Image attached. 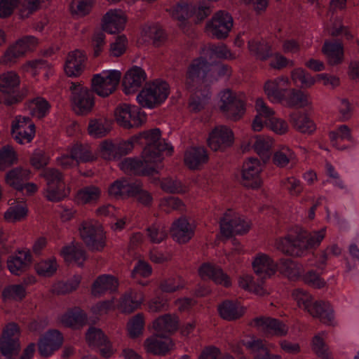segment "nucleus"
Listing matches in <instances>:
<instances>
[{"instance_id": "nucleus-61", "label": "nucleus", "mask_w": 359, "mask_h": 359, "mask_svg": "<svg viewBox=\"0 0 359 359\" xmlns=\"http://www.w3.org/2000/svg\"><path fill=\"white\" fill-rule=\"evenodd\" d=\"M57 264L55 258L43 260L36 264L37 273L44 277H50L56 271Z\"/></svg>"}, {"instance_id": "nucleus-43", "label": "nucleus", "mask_w": 359, "mask_h": 359, "mask_svg": "<svg viewBox=\"0 0 359 359\" xmlns=\"http://www.w3.org/2000/svg\"><path fill=\"white\" fill-rule=\"evenodd\" d=\"M248 48L250 53L260 60H266L273 56L271 46L264 41L250 40Z\"/></svg>"}, {"instance_id": "nucleus-33", "label": "nucleus", "mask_w": 359, "mask_h": 359, "mask_svg": "<svg viewBox=\"0 0 359 359\" xmlns=\"http://www.w3.org/2000/svg\"><path fill=\"white\" fill-rule=\"evenodd\" d=\"M144 300V295L141 292L129 290L121 297L120 309L122 312L130 313L139 308Z\"/></svg>"}, {"instance_id": "nucleus-50", "label": "nucleus", "mask_w": 359, "mask_h": 359, "mask_svg": "<svg viewBox=\"0 0 359 359\" xmlns=\"http://www.w3.org/2000/svg\"><path fill=\"white\" fill-rule=\"evenodd\" d=\"M238 285L241 288L259 296H264L268 294L266 290L262 285V283L261 284L255 283L250 275L245 274L241 276L238 280Z\"/></svg>"}, {"instance_id": "nucleus-35", "label": "nucleus", "mask_w": 359, "mask_h": 359, "mask_svg": "<svg viewBox=\"0 0 359 359\" xmlns=\"http://www.w3.org/2000/svg\"><path fill=\"white\" fill-rule=\"evenodd\" d=\"M87 321L86 313L79 308L68 311L60 317V323L67 327L79 329Z\"/></svg>"}, {"instance_id": "nucleus-57", "label": "nucleus", "mask_w": 359, "mask_h": 359, "mask_svg": "<svg viewBox=\"0 0 359 359\" xmlns=\"http://www.w3.org/2000/svg\"><path fill=\"white\" fill-rule=\"evenodd\" d=\"M81 282L80 276H74L67 282H58L53 286V292L57 294H65L75 290Z\"/></svg>"}, {"instance_id": "nucleus-19", "label": "nucleus", "mask_w": 359, "mask_h": 359, "mask_svg": "<svg viewBox=\"0 0 359 359\" xmlns=\"http://www.w3.org/2000/svg\"><path fill=\"white\" fill-rule=\"evenodd\" d=\"M252 323L258 330L265 335L284 336L287 333V327L280 320L269 317L261 316L253 319Z\"/></svg>"}, {"instance_id": "nucleus-29", "label": "nucleus", "mask_w": 359, "mask_h": 359, "mask_svg": "<svg viewBox=\"0 0 359 359\" xmlns=\"http://www.w3.org/2000/svg\"><path fill=\"white\" fill-rule=\"evenodd\" d=\"M313 318H318L320 322L326 325H333L334 318L332 306L327 302H314L309 312Z\"/></svg>"}, {"instance_id": "nucleus-16", "label": "nucleus", "mask_w": 359, "mask_h": 359, "mask_svg": "<svg viewBox=\"0 0 359 359\" xmlns=\"http://www.w3.org/2000/svg\"><path fill=\"white\" fill-rule=\"evenodd\" d=\"M156 162H146L135 158H126L120 163L119 167L125 173L137 175H150L158 168Z\"/></svg>"}, {"instance_id": "nucleus-47", "label": "nucleus", "mask_w": 359, "mask_h": 359, "mask_svg": "<svg viewBox=\"0 0 359 359\" xmlns=\"http://www.w3.org/2000/svg\"><path fill=\"white\" fill-rule=\"evenodd\" d=\"M61 254L66 261H74L79 266H81L86 259L85 250L79 245L65 246L62 248Z\"/></svg>"}, {"instance_id": "nucleus-21", "label": "nucleus", "mask_w": 359, "mask_h": 359, "mask_svg": "<svg viewBox=\"0 0 359 359\" xmlns=\"http://www.w3.org/2000/svg\"><path fill=\"white\" fill-rule=\"evenodd\" d=\"M146 79L147 74L141 67H133L127 71L123 79L124 93L128 95L137 91Z\"/></svg>"}, {"instance_id": "nucleus-8", "label": "nucleus", "mask_w": 359, "mask_h": 359, "mask_svg": "<svg viewBox=\"0 0 359 359\" xmlns=\"http://www.w3.org/2000/svg\"><path fill=\"white\" fill-rule=\"evenodd\" d=\"M219 107L222 114L232 121L240 119L245 113L243 98L229 89L221 92Z\"/></svg>"}, {"instance_id": "nucleus-5", "label": "nucleus", "mask_w": 359, "mask_h": 359, "mask_svg": "<svg viewBox=\"0 0 359 359\" xmlns=\"http://www.w3.org/2000/svg\"><path fill=\"white\" fill-rule=\"evenodd\" d=\"M79 231L81 239L92 250H102L105 245V236L102 226L94 220L83 221Z\"/></svg>"}, {"instance_id": "nucleus-45", "label": "nucleus", "mask_w": 359, "mask_h": 359, "mask_svg": "<svg viewBox=\"0 0 359 359\" xmlns=\"http://www.w3.org/2000/svg\"><path fill=\"white\" fill-rule=\"evenodd\" d=\"M203 54L210 60L214 57L219 59H235L236 55L223 43L214 45L211 44L203 49Z\"/></svg>"}, {"instance_id": "nucleus-24", "label": "nucleus", "mask_w": 359, "mask_h": 359, "mask_svg": "<svg viewBox=\"0 0 359 359\" xmlns=\"http://www.w3.org/2000/svg\"><path fill=\"white\" fill-rule=\"evenodd\" d=\"M195 226L190 224L185 217L175 220L170 228L173 239L179 243H186L194 235Z\"/></svg>"}, {"instance_id": "nucleus-25", "label": "nucleus", "mask_w": 359, "mask_h": 359, "mask_svg": "<svg viewBox=\"0 0 359 359\" xmlns=\"http://www.w3.org/2000/svg\"><path fill=\"white\" fill-rule=\"evenodd\" d=\"M254 272L262 279H265L275 274L278 266L266 254L259 253L254 259L252 263Z\"/></svg>"}, {"instance_id": "nucleus-7", "label": "nucleus", "mask_w": 359, "mask_h": 359, "mask_svg": "<svg viewBox=\"0 0 359 359\" xmlns=\"http://www.w3.org/2000/svg\"><path fill=\"white\" fill-rule=\"evenodd\" d=\"M121 78V73L117 70L104 71L95 74L91 81L93 91L106 97L115 91Z\"/></svg>"}, {"instance_id": "nucleus-26", "label": "nucleus", "mask_w": 359, "mask_h": 359, "mask_svg": "<svg viewBox=\"0 0 359 359\" xmlns=\"http://www.w3.org/2000/svg\"><path fill=\"white\" fill-rule=\"evenodd\" d=\"M174 344L172 340L164 335L158 333L147 339L144 341V347L147 352L154 355H165Z\"/></svg>"}, {"instance_id": "nucleus-49", "label": "nucleus", "mask_w": 359, "mask_h": 359, "mask_svg": "<svg viewBox=\"0 0 359 359\" xmlns=\"http://www.w3.org/2000/svg\"><path fill=\"white\" fill-rule=\"evenodd\" d=\"M101 195L99 187L88 186L80 189L76 194V200L82 204L96 202Z\"/></svg>"}, {"instance_id": "nucleus-51", "label": "nucleus", "mask_w": 359, "mask_h": 359, "mask_svg": "<svg viewBox=\"0 0 359 359\" xmlns=\"http://www.w3.org/2000/svg\"><path fill=\"white\" fill-rule=\"evenodd\" d=\"M283 100L289 107L301 108L309 103L307 95L295 89H292Z\"/></svg>"}, {"instance_id": "nucleus-14", "label": "nucleus", "mask_w": 359, "mask_h": 359, "mask_svg": "<svg viewBox=\"0 0 359 359\" xmlns=\"http://www.w3.org/2000/svg\"><path fill=\"white\" fill-rule=\"evenodd\" d=\"M37 43V39L32 36H27L19 39L16 43L11 46L4 53L0 62L5 65L15 63L17 60L32 50Z\"/></svg>"}, {"instance_id": "nucleus-56", "label": "nucleus", "mask_w": 359, "mask_h": 359, "mask_svg": "<svg viewBox=\"0 0 359 359\" xmlns=\"http://www.w3.org/2000/svg\"><path fill=\"white\" fill-rule=\"evenodd\" d=\"M292 297L299 308H303L308 312L314 303L312 296L308 292L301 288L294 289L292 291Z\"/></svg>"}, {"instance_id": "nucleus-28", "label": "nucleus", "mask_w": 359, "mask_h": 359, "mask_svg": "<svg viewBox=\"0 0 359 359\" xmlns=\"http://www.w3.org/2000/svg\"><path fill=\"white\" fill-rule=\"evenodd\" d=\"M328 65L336 66L343 62L344 59V46L339 41H325L322 47Z\"/></svg>"}, {"instance_id": "nucleus-62", "label": "nucleus", "mask_w": 359, "mask_h": 359, "mask_svg": "<svg viewBox=\"0 0 359 359\" xmlns=\"http://www.w3.org/2000/svg\"><path fill=\"white\" fill-rule=\"evenodd\" d=\"M27 209L24 205L20 204L10 207L4 214V218L10 222L20 221L26 217Z\"/></svg>"}, {"instance_id": "nucleus-31", "label": "nucleus", "mask_w": 359, "mask_h": 359, "mask_svg": "<svg viewBox=\"0 0 359 359\" xmlns=\"http://www.w3.org/2000/svg\"><path fill=\"white\" fill-rule=\"evenodd\" d=\"M31 263V255L29 251L20 250L14 255L10 256L7 260L9 271L19 276L24 272Z\"/></svg>"}, {"instance_id": "nucleus-22", "label": "nucleus", "mask_w": 359, "mask_h": 359, "mask_svg": "<svg viewBox=\"0 0 359 359\" xmlns=\"http://www.w3.org/2000/svg\"><path fill=\"white\" fill-rule=\"evenodd\" d=\"M62 334L55 330L47 332L39 341V351L42 356L48 357L62 344Z\"/></svg>"}, {"instance_id": "nucleus-37", "label": "nucleus", "mask_w": 359, "mask_h": 359, "mask_svg": "<svg viewBox=\"0 0 359 359\" xmlns=\"http://www.w3.org/2000/svg\"><path fill=\"white\" fill-rule=\"evenodd\" d=\"M117 279L110 275L100 276L94 282L92 287V293L95 296H99L107 291H115L118 287Z\"/></svg>"}, {"instance_id": "nucleus-9", "label": "nucleus", "mask_w": 359, "mask_h": 359, "mask_svg": "<svg viewBox=\"0 0 359 359\" xmlns=\"http://www.w3.org/2000/svg\"><path fill=\"white\" fill-rule=\"evenodd\" d=\"M114 115L117 123L125 128H137L146 120L144 113L140 109L126 103L116 108Z\"/></svg>"}, {"instance_id": "nucleus-13", "label": "nucleus", "mask_w": 359, "mask_h": 359, "mask_svg": "<svg viewBox=\"0 0 359 359\" xmlns=\"http://www.w3.org/2000/svg\"><path fill=\"white\" fill-rule=\"evenodd\" d=\"M232 27V17L228 13L219 11L208 22L206 30L212 37L222 39L228 36Z\"/></svg>"}, {"instance_id": "nucleus-10", "label": "nucleus", "mask_w": 359, "mask_h": 359, "mask_svg": "<svg viewBox=\"0 0 359 359\" xmlns=\"http://www.w3.org/2000/svg\"><path fill=\"white\" fill-rule=\"evenodd\" d=\"M249 222L232 210H228L220 220L221 233L226 237L233 234H243L250 229Z\"/></svg>"}, {"instance_id": "nucleus-30", "label": "nucleus", "mask_w": 359, "mask_h": 359, "mask_svg": "<svg viewBox=\"0 0 359 359\" xmlns=\"http://www.w3.org/2000/svg\"><path fill=\"white\" fill-rule=\"evenodd\" d=\"M198 273L203 279H211L215 283L225 287H229L231 285L229 276L218 266L210 264H204L200 267Z\"/></svg>"}, {"instance_id": "nucleus-34", "label": "nucleus", "mask_w": 359, "mask_h": 359, "mask_svg": "<svg viewBox=\"0 0 359 359\" xmlns=\"http://www.w3.org/2000/svg\"><path fill=\"white\" fill-rule=\"evenodd\" d=\"M135 187V182H130L126 178L114 181L108 189L109 194L116 198L131 197Z\"/></svg>"}, {"instance_id": "nucleus-52", "label": "nucleus", "mask_w": 359, "mask_h": 359, "mask_svg": "<svg viewBox=\"0 0 359 359\" xmlns=\"http://www.w3.org/2000/svg\"><path fill=\"white\" fill-rule=\"evenodd\" d=\"M50 105L47 100L42 97L34 99L29 104V111L32 116L41 118L49 111Z\"/></svg>"}, {"instance_id": "nucleus-12", "label": "nucleus", "mask_w": 359, "mask_h": 359, "mask_svg": "<svg viewBox=\"0 0 359 359\" xmlns=\"http://www.w3.org/2000/svg\"><path fill=\"white\" fill-rule=\"evenodd\" d=\"M20 84V78L14 72H8L0 75V103L11 105L20 100L16 94Z\"/></svg>"}, {"instance_id": "nucleus-1", "label": "nucleus", "mask_w": 359, "mask_h": 359, "mask_svg": "<svg viewBox=\"0 0 359 359\" xmlns=\"http://www.w3.org/2000/svg\"><path fill=\"white\" fill-rule=\"evenodd\" d=\"M326 228L311 233H299L297 236L288 235L278 239L276 243V248L283 254L302 257L306 255L309 250L318 247L325 238Z\"/></svg>"}, {"instance_id": "nucleus-11", "label": "nucleus", "mask_w": 359, "mask_h": 359, "mask_svg": "<svg viewBox=\"0 0 359 359\" xmlns=\"http://www.w3.org/2000/svg\"><path fill=\"white\" fill-rule=\"evenodd\" d=\"M20 349L18 327L15 323H9L4 328L0 341V351L3 356L1 359H13Z\"/></svg>"}, {"instance_id": "nucleus-63", "label": "nucleus", "mask_w": 359, "mask_h": 359, "mask_svg": "<svg viewBox=\"0 0 359 359\" xmlns=\"http://www.w3.org/2000/svg\"><path fill=\"white\" fill-rule=\"evenodd\" d=\"M144 325V316L142 313H137L128 323L129 335L135 338L142 334Z\"/></svg>"}, {"instance_id": "nucleus-58", "label": "nucleus", "mask_w": 359, "mask_h": 359, "mask_svg": "<svg viewBox=\"0 0 359 359\" xmlns=\"http://www.w3.org/2000/svg\"><path fill=\"white\" fill-rule=\"evenodd\" d=\"M70 153L74 155L79 164L93 160V155L88 146L76 144L70 149Z\"/></svg>"}, {"instance_id": "nucleus-4", "label": "nucleus", "mask_w": 359, "mask_h": 359, "mask_svg": "<svg viewBox=\"0 0 359 359\" xmlns=\"http://www.w3.org/2000/svg\"><path fill=\"white\" fill-rule=\"evenodd\" d=\"M41 175L46 181L45 197L50 201L57 202L65 198L68 192L65 190L62 174L55 168H48Z\"/></svg>"}, {"instance_id": "nucleus-44", "label": "nucleus", "mask_w": 359, "mask_h": 359, "mask_svg": "<svg viewBox=\"0 0 359 359\" xmlns=\"http://www.w3.org/2000/svg\"><path fill=\"white\" fill-rule=\"evenodd\" d=\"M272 161L277 167L285 168L290 163H295L296 155L290 148L283 146L274 152Z\"/></svg>"}, {"instance_id": "nucleus-42", "label": "nucleus", "mask_w": 359, "mask_h": 359, "mask_svg": "<svg viewBox=\"0 0 359 359\" xmlns=\"http://www.w3.org/2000/svg\"><path fill=\"white\" fill-rule=\"evenodd\" d=\"M278 269L282 274L291 280L297 279L304 271L302 264L291 259H281L279 262Z\"/></svg>"}, {"instance_id": "nucleus-2", "label": "nucleus", "mask_w": 359, "mask_h": 359, "mask_svg": "<svg viewBox=\"0 0 359 359\" xmlns=\"http://www.w3.org/2000/svg\"><path fill=\"white\" fill-rule=\"evenodd\" d=\"M137 137L144 140L145 147L142 157L146 162L160 163L162 160L161 153L165 150H172V147L161 139V130L158 128L144 132Z\"/></svg>"}, {"instance_id": "nucleus-23", "label": "nucleus", "mask_w": 359, "mask_h": 359, "mask_svg": "<svg viewBox=\"0 0 359 359\" xmlns=\"http://www.w3.org/2000/svg\"><path fill=\"white\" fill-rule=\"evenodd\" d=\"M126 18L121 10H109L102 18V29L109 34H116L123 30Z\"/></svg>"}, {"instance_id": "nucleus-20", "label": "nucleus", "mask_w": 359, "mask_h": 359, "mask_svg": "<svg viewBox=\"0 0 359 359\" xmlns=\"http://www.w3.org/2000/svg\"><path fill=\"white\" fill-rule=\"evenodd\" d=\"M289 79L286 76H279L267 81L264 84V92L270 101L280 102L285 97V91L289 86Z\"/></svg>"}, {"instance_id": "nucleus-59", "label": "nucleus", "mask_w": 359, "mask_h": 359, "mask_svg": "<svg viewBox=\"0 0 359 359\" xmlns=\"http://www.w3.org/2000/svg\"><path fill=\"white\" fill-rule=\"evenodd\" d=\"M86 341L91 347H99L106 341L107 339L104 332L99 328L91 327L86 334Z\"/></svg>"}, {"instance_id": "nucleus-54", "label": "nucleus", "mask_w": 359, "mask_h": 359, "mask_svg": "<svg viewBox=\"0 0 359 359\" xmlns=\"http://www.w3.org/2000/svg\"><path fill=\"white\" fill-rule=\"evenodd\" d=\"M330 139L334 147L340 150H344L346 147H340L338 145L339 140L352 141L351 129L346 125H341L338 127L337 130L332 131L329 134Z\"/></svg>"}, {"instance_id": "nucleus-64", "label": "nucleus", "mask_w": 359, "mask_h": 359, "mask_svg": "<svg viewBox=\"0 0 359 359\" xmlns=\"http://www.w3.org/2000/svg\"><path fill=\"white\" fill-rule=\"evenodd\" d=\"M13 137L19 144L29 143L35 135V125L30 124L26 128H20V131L13 133Z\"/></svg>"}, {"instance_id": "nucleus-3", "label": "nucleus", "mask_w": 359, "mask_h": 359, "mask_svg": "<svg viewBox=\"0 0 359 359\" xmlns=\"http://www.w3.org/2000/svg\"><path fill=\"white\" fill-rule=\"evenodd\" d=\"M169 93L168 83L156 80L147 84L138 94L137 100L142 107L151 109L163 102Z\"/></svg>"}, {"instance_id": "nucleus-18", "label": "nucleus", "mask_w": 359, "mask_h": 359, "mask_svg": "<svg viewBox=\"0 0 359 359\" xmlns=\"http://www.w3.org/2000/svg\"><path fill=\"white\" fill-rule=\"evenodd\" d=\"M210 71V64L202 57L195 59L189 65L185 84L188 88L194 87L205 79Z\"/></svg>"}, {"instance_id": "nucleus-27", "label": "nucleus", "mask_w": 359, "mask_h": 359, "mask_svg": "<svg viewBox=\"0 0 359 359\" xmlns=\"http://www.w3.org/2000/svg\"><path fill=\"white\" fill-rule=\"evenodd\" d=\"M86 60V55L81 50H76L69 53L65 65V71L67 75L69 76H79L84 69Z\"/></svg>"}, {"instance_id": "nucleus-46", "label": "nucleus", "mask_w": 359, "mask_h": 359, "mask_svg": "<svg viewBox=\"0 0 359 359\" xmlns=\"http://www.w3.org/2000/svg\"><path fill=\"white\" fill-rule=\"evenodd\" d=\"M88 130L90 135L95 138L106 136L110 131V125L105 118H95L89 121Z\"/></svg>"}, {"instance_id": "nucleus-48", "label": "nucleus", "mask_w": 359, "mask_h": 359, "mask_svg": "<svg viewBox=\"0 0 359 359\" xmlns=\"http://www.w3.org/2000/svg\"><path fill=\"white\" fill-rule=\"evenodd\" d=\"M273 140L269 137L257 136L253 144L256 153L262 158L264 162L269 159Z\"/></svg>"}, {"instance_id": "nucleus-32", "label": "nucleus", "mask_w": 359, "mask_h": 359, "mask_svg": "<svg viewBox=\"0 0 359 359\" xmlns=\"http://www.w3.org/2000/svg\"><path fill=\"white\" fill-rule=\"evenodd\" d=\"M220 316L226 320H235L243 316L245 308L236 301L226 300L219 306Z\"/></svg>"}, {"instance_id": "nucleus-41", "label": "nucleus", "mask_w": 359, "mask_h": 359, "mask_svg": "<svg viewBox=\"0 0 359 359\" xmlns=\"http://www.w3.org/2000/svg\"><path fill=\"white\" fill-rule=\"evenodd\" d=\"M245 346L254 354V359H280L278 355H271L266 341L262 339H253L248 341Z\"/></svg>"}, {"instance_id": "nucleus-17", "label": "nucleus", "mask_w": 359, "mask_h": 359, "mask_svg": "<svg viewBox=\"0 0 359 359\" xmlns=\"http://www.w3.org/2000/svg\"><path fill=\"white\" fill-rule=\"evenodd\" d=\"M262 165L256 158H249L243 165L242 183L245 187L257 188L261 184L259 174Z\"/></svg>"}, {"instance_id": "nucleus-38", "label": "nucleus", "mask_w": 359, "mask_h": 359, "mask_svg": "<svg viewBox=\"0 0 359 359\" xmlns=\"http://www.w3.org/2000/svg\"><path fill=\"white\" fill-rule=\"evenodd\" d=\"M177 326V318L170 314H165L158 318L153 323V327L156 332L164 336L175 331Z\"/></svg>"}, {"instance_id": "nucleus-55", "label": "nucleus", "mask_w": 359, "mask_h": 359, "mask_svg": "<svg viewBox=\"0 0 359 359\" xmlns=\"http://www.w3.org/2000/svg\"><path fill=\"white\" fill-rule=\"evenodd\" d=\"M147 236L152 243H160L168 236L165 226L160 223L154 224L147 229Z\"/></svg>"}, {"instance_id": "nucleus-36", "label": "nucleus", "mask_w": 359, "mask_h": 359, "mask_svg": "<svg viewBox=\"0 0 359 359\" xmlns=\"http://www.w3.org/2000/svg\"><path fill=\"white\" fill-rule=\"evenodd\" d=\"M208 160L206 150L203 147H192L184 155V163L190 169H198Z\"/></svg>"}, {"instance_id": "nucleus-15", "label": "nucleus", "mask_w": 359, "mask_h": 359, "mask_svg": "<svg viewBox=\"0 0 359 359\" xmlns=\"http://www.w3.org/2000/svg\"><path fill=\"white\" fill-rule=\"evenodd\" d=\"M233 142L232 130L225 126H216L209 134L208 144L213 151H223Z\"/></svg>"}, {"instance_id": "nucleus-60", "label": "nucleus", "mask_w": 359, "mask_h": 359, "mask_svg": "<svg viewBox=\"0 0 359 359\" xmlns=\"http://www.w3.org/2000/svg\"><path fill=\"white\" fill-rule=\"evenodd\" d=\"M131 197H135L139 203L145 206L151 205L153 201L151 194L143 189L142 184L140 181H135V187Z\"/></svg>"}, {"instance_id": "nucleus-6", "label": "nucleus", "mask_w": 359, "mask_h": 359, "mask_svg": "<svg viewBox=\"0 0 359 359\" xmlns=\"http://www.w3.org/2000/svg\"><path fill=\"white\" fill-rule=\"evenodd\" d=\"M69 90L75 113L78 115L90 113L95 104L93 93L88 87L79 83H71Z\"/></svg>"}, {"instance_id": "nucleus-40", "label": "nucleus", "mask_w": 359, "mask_h": 359, "mask_svg": "<svg viewBox=\"0 0 359 359\" xmlns=\"http://www.w3.org/2000/svg\"><path fill=\"white\" fill-rule=\"evenodd\" d=\"M30 172L22 168H15L10 170L6 177L8 184L17 190L24 189V182L29 179Z\"/></svg>"}, {"instance_id": "nucleus-39", "label": "nucleus", "mask_w": 359, "mask_h": 359, "mask_svg": "<svg viewBox=\"0 0 359 359\" xmlns=\"http://www.w3.org/2000/svg\"><path fill=\"white\" fill-rule=\"evenodd\" d=\"M290 121L293 127L302 133H311L316 130L312 120L306 114L294 111L290 115Z\"/></svg>"}, {"instance_id": "nucleus-53", "label": "nucleus", "mask_w": 359, "mask_h": 359, "mask_svg": "<svg viewBox=\"0 0 359 359\" xmlns=\"http://www.w3.org/2000/svg\"><path fill=\"white\" fill-rule=\"evenodd\" d=\"M291 78L296 86L302 88H309L316 82V79L302 68L294 69Z\"/></svg>"}]
</instances>
